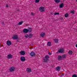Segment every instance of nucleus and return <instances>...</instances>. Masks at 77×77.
I'll return each instance as SVG.
<instances>
[{"mask_svg": "<svg viewBox=\"0 0 77 77\" xmlns=\"http://www.w3.org/2000/svg\"><path fill=\"white\" fill-rule=\"evenodd\" d=\"M50 57L49 56L46 55L45 56V58L43 59V62L45 63V62H48L49 60L48 58Z\"/></svg>", "mask_w": 77, "mask_h": 77, "instance_id": "1", "label": "nucleus"}, {"mask_svg": "<svg viewBox=\"0 0 77 77\" xmlns=\"http://www.w3.org/2000/svg\"><path fill=\"white\" fill-rule=\"evenodd\" d=\"M39 10L40 12H44V11H45L44 8L42 7H40L39 8Z\"/></svg>", "mask_w": 77, "mask_h": 77, "instance_id": "2", "label": "nucleus"}, {"mask_svg": "<svg viewBox=\"0 0 77 77\" xmlns=\"http://www.w3.org/2000/svg\"><path fill=\"white\" fill-rule=\"evenodd\" d=\"M30 55L32 57L35 56V52L32 51L30 53Z\"/></svg>", "mask_w": 77, "mask_h": 77, "instance_id": "3", "label": "nucleus"}, {"mask_svg": "<svg viewBox=\"0 0 77 77\" xmlns=\"http://www.w3.org/2000/svg\"><path fill=\"white\" fill-rule=\"evenodd\" d=\"M15 69V68L14 67H11L9 69V71L10 72H12V71H14Z\"/></svg>", "mask_w": 77, "mask_h": 77, "instance_id": "4", "label": "nucleus"}, {"mask_svg": "<svg viewBox=\"0 0 77 77\" xmlns=\"http://www.w3.org/2000/svg\"><path fill=\"white\" fill-rule=\"evenodd\" d=\"M20 60L21 61L24 62V61L26 60V58H25V57H20Z\"/></svg>", "mask_w": 77, "mask_h": 77, "instance_id": "5", "label": "nucleus"}, {"mask_svg": "<svg viewBox=\"0 0 77 77\" xmlns=\"http://www.w3.org/2000/svg\"><path fill=\"white\" fill-rule=\"evenodd\" d=\"M28 29H27L26 28L24 29L23 30V33H27V32H28Z\"/></svg>", "mask_w": 77, "mask_h": 77, "instance_id": "6", "label": "nucleus"}, {"mask_svg": "<svg viewBox=\"0 0 77 77\" xmlns=\"http://www.w3.org/2000/svg\"><path fill=\"white\" fill-rule=\"evenodd\" d=\"M11 44H12L11 42L10 41H8L7 42V45H8L9 46L11 45Z\"/></svg>", "mask_w": 77, "mask_h": 77, "instance_id": "7", "label": "nucleus"}, {"mask_svg": "<svg viewBox=\"0 0 77 77\" xmlns=\"http://www.w3.org/2000/svg\"><path fill=\"white\" fill-rule=\"evenodd\" d=\"M25 51H21L20 52V54L21 55H25Z\"/></svg>", "mask_w": 77, "mask_h": 77, "instance_id": "8", "label": "nucleus"}, {"mask_svg": "<svg viewBox=\"0 0 77 77\" xmlns=\"http://www.w3.org/2000/svg\"><path fill=\"white\" fill-rule=\"evenodd\" d=\"M63 49H61L60 50H58V51L59 53H63L64 51Z\"/></svg>", "mask_w": 77, "mask_h": 77, "instance_id": "9", "label": "nucleus"}, {"mask_svg": "<svg viewBox=\"0 0 77 77\" xmlns=\"http://www.w3.org/2000/svg\"><path fill=\"white\" fill-rule=\"evenodd\" d=\"M64 6V4H63V3H61L59 5V8H62Z\"/></svg>", "mask_w": 77, "mask_h": 77, "instance_id": "10", "label": "nucleus"}, {"mask_svg": "<svg viewBox=\"0 0 77 77\" xmlns=\"http://www.w3.org/2000/svg\"><path fill=\"white\" fill-rule=\"evenodd\" d=\"M56 71H59L60 70V66H58L56 68Z\"/></svg>", "mask_w": 77, "mask_h": 77, "instance_id": "11", "label": "nucleus"}, {"mask_svg": "<svg viewBox=\"0 0 77 77\" xmlns=\"http://www.w3.org/2000/svg\"><path fill=\"white\" fill-rule=\"evenodd\" d=\"M12 55H11V54H9L8 55V56H7V58L8 59H11V58H12Z\"/></svg>", "mask_w": 77, "mask_h": 77, "instance_id": "12", "label": "nucleus"}, {"mask_svg": "<svg viewBox=\"0 0 77 77\" xmlns=\"http://www.w3.org/2000/svg\"><path fill=\"white\" fill-rule=\"evenodd\" d=\"M13 38L14 39H18V36L17 35H15L13 36Z\"/></svg>", "mask_w": 77, "mask_h": 77, "instance_id": "13", "label": "nucleus"}, {"mask_svg": "<svg viewBox=\"0 0 77 77\" xmlns=\"http://www.w3.org/2000/svg\"><path fill=\"white\" fill-rule=\"evenodd\" d=\"M26 71L28 72H30L32 71V70L31 69L28 68L26 69Z\"/></svg>", "mask_w": 77, "mask_h": 77, "instance_id": "14", "label": "nucleus"}, {"mask_svg": "<svg viewBox=\"0 0 77 77\" xmlns=\"http://www.w3.org/2000/svg\"><path fill=\"white\" fill-rule=\"evenodd\" d=\"M33 36V35L32 34H29L28 35V37L29 38H32Z\"/></svg>", "mask_w": 77, "mask_h": 77, "instance_id": "15", "label": "nucleus"}, {"mask_svg": "<svg viewBox=\"0 0 77 77\" xmlns=\"http://www.w3.org/2000/svg\"><path fill=\"white\" fill-rule=\"evenodd\" d=\"M28 30V32H29V33H30V32H31L32 31V28H29Z\"/></svg>", "mask_w": 77, "mask_h": 77, "instance_id": "16", "label": "nucleus"}, {"mask_svg": "<svg viewBox=\"0 0 77 77\" xmlns=\"http://www.w3.org/2000/svg\"><path fill=\"white\" fill-rule=\"evenodd\" d=\"M54 40L55 41V43H56V44L58 43V41H59V40H58V39L55 38Z\"/></svg>", "mask_w": 77, "mask_h": 77, "instance_id": "17", "label": "nucleus"}, {"mask_svg": "<svg viewBox=\"0 0 77 77\" xmlns=\"http://www.w3.org/2000/svg\"><path fill=\"white\" fill-rule=\"evenodd\" d=\"M23 23V21H21L18 23V25H22Z\"/></svg>", "mask_w": 77, "mask_h": 77, "instance_id": "18", "label": "nucleus"}, {"mask_svg": "<svg viewBox=\"0 0 77 77\" xmlns=\"http://www.w3.org/2000/svg\"><path fill=\"white\" fill-rule=\"evenodd\" d=\"M55 2L57 3H59L60 2V0H55Z\"/></svg>", "mask_w": 77, "mask_h": 77, "instance_id": "19", "label": "nucleus"}, {"mask_svg": "<svg viewBox=\"0 0 77 77\" xmlns=\"http://www.w3.org/2000/svg\"><path fill=\"white\" fill-rule=\"evenodd\" d=\"M68 54H69L71 55L72 54V52L71 51H69L68 52Z\"/></svg>", "mask_w": 77, "mask_h": 77, "instance_id": "20", "label": "nucleus"}, {"mask_svg": "<svg viewBox=\"0 0 77 77\" xmlns=\"http://www.w3.org/2000/svg\"><path fill=\"white\" fill-rule=\"evenodd\" d=\"M45 33L42 32L41 34V36L43 37L45 35Z\"/></svg>", "mask_w": 77, "mask_h": 77, "instance_id": "21", "label": "nucleus"}, {"mask_svg": "<svg viewBox=\"0 0 77 77\" xmlns=\"http://www.w3.org/2000/svg\"><path fill=\"white\" fill-rule=\"evenodd\" d=\"M58 60H62V57L61 56H59L58 57Z\"/></svg>", "mask_w": 77, "mask_h": 77, "instance_id": "22", "label": "nucleus"}, {"mask_svg": "<svg viewBox=\"0 0 77 77\" xmlns=\"http://www.w3.org/2000/svg\"><path fill=\"white\" fill-rule=\"evenodd\" d=\"M51 42H48L47 43V45L48 46H50L51 45Z\"/></svg>", "mask_w": 77, "mask_h": 77, "instance_id": "23", "label": "nucleus"}, {"mask_svg": "<svg viewBox=\"0 0 77 77\" xmlns=\"http://www.w3.org/2000/svg\"><path fill=\"white\" fill-rule=\"evenodd\" d=\"M65 17H68V13H66L65 15Z\"/></svg>", "mask_w": 77, "mask_h": 77, "instance_id": "24", "label": "nucleus"}, {"mask_svg": "<svg viewBox=\"0 0 77 77\" xmlns=\"http://www.w3.org/2000/svg\"><path fill=\"white\" fill-rule=\"evenodd\" d=\"M25 38H28L29 37V35L27 34H26L25 35Z\"/></svg>", "mask_w": 77, "mask_h": 77, "instance_id": "25", "label": "nucleus"}, {"mask_svg": "<svg viewBox=\"0 0 77 77\" xmlns=\"http://www.w3.org/2000/svg\"><path fill=\"white\" fill-rule=\"evenodd\" d=\"M39 2V0H35V3H38Z\"/></svg>", "mask_w": 77, "mask_h": 77, "instance_id": "26", "label": "nucleus"}, {"mask_svg": "<svg viewBox=\"0 0 77 77\" xmlns=\"http://www.w3.org/2000/svg\"><path fill=\"white\" fill-rule=\"evenodd\" d=\"M54 15H59V13H54Z\"/></svg>", "mask_w": 77, "mask_h": 77, "instance_id": "27", "label": "nucleus"}, {"mask_svg": "<svg viewBox=\"0 0 77 77\" xmlns=\"http://www.w3.org/2000/svg\"><path fill=\"white\" fill-rule=\"evenodd\" d=\"M66 57V55H63L62 56V58H65Z\"/></svg>", "mask_w": 77, "mask_h": 77, "instance_id": "28", "label": "nucleus"}, {"mask_svg": "<svg viewBox=\"0 0 77 77\" xmlns=\"http://www.w3.org/2000/svg\"><path fill=\"white\" fill-rule=\"evenodd\" d=\"M72 77H77V75L76 74H73Z\"/></svg>", "mask_w": 77, "mask_h": 77, "instance_id": "29", "label": "nucleus"}, {"mask_svg": "<svg viewBox=\"0 0 77 77\" xmlns=\"http://www.w3.org/2000/svg\"><path fill=\"white\" fill-rule=\"evenodd\" d=\"M71 13V14H74V10L70 12Z\"/></svg>", "mask_w": 77, "mask_h": 77, "instance_id": "30", "label": "nucleus"}, {"mask_svg": "<svg viewBox=\"0 0 77 77\" xmlns=\"http://www.w3.org/2000/svg\"><path fill=\"white\" fill-rule=\"evenodd\" d=\"M35 15V14L33 13H31V15H32V16H33V15Z\"/></svg>", "mask_w": 77, "mask_h": 77, "instance_id": "31", "label": "nucleus"}, {"mask_svg": "<svg viewBox=\"0 0 77 77\" xmlns=\"http://www.w3.org/2000/svg\"><path fill=\"white\" fill-rule=\"evenodd\" d=\"M6 8H8V5L7 4L6 5Z\"/></svg>", "mask_w": 77, "mask_h": 77, "instance_id": "32", "label": "nucleus"}, {"mask_svg": "<svg viewBox=\"0 0 77 77\" xmlns=\"http://www.w3.org/2000/svg\"><path fill=\"white\" fill-rule=\"evenodd\" d=\"M61 77H63V76H64V74H62V75H61Z\"/></svg>", "mask_w": 77, "mask_h": 77, "instance_id": "33", "label": "nucleus"}, {"mask_svg": "<svg viewBox=\"0 0 77 77\" xmlns=\"http://www.w3.org/2000/svg\"><path fill=\"white\" fill-rule=\"evenodd\" d=\"M48 54L49 55H51V53H49Z\"/></svg>", "mask_w": 77, "mask_h": 77, "instance_id": "34", "label": "nucleus"}, {"mask_svg": "<svg viewBox=\"0 0 77 77\" xmlns=\"http://www.w3.org/2000/svg\"><path fill=\"white\" fill-rule=\"evenodd\" d=\"M75 47H77V44H76L75 45Z\"/></svg>", "mask_w": 77, "mask_h": 77, "instance_id": "35", "label": "nucleus"}, {"mask_svg": "<svg viewBox=\"0 0 77 77\" xmlns=\"http://www.w3.org/2000/svg\"><path fill=\"white\" fill-rule=\"evenodd\" d=\"M4 23H2V24H4Z\"/></svg>", "mask_w": 77, "mask_h": 77, "instance_id": "36", "label": "nucleus"}, {"mask_svg": "<svg viewBox=\"0 0 77 77\" xmlns=\"http://www.w3.org/2000/svg\"><path fill=\"white\" fill-rule=\"evenodd\" d=\"M17 11H18V12H19V11H19V10H17Z\"/></svg>", "mask_w": 77, "mask_h": 77, "instance_id": "37", "label": "nucleus"}, {"mask_svg": "<svg viewBox=\"0 0 77 77\" xmlns=\"http://www.w3.org/2000/svg\"><path fill=\"white\" fill-rule=\"evenodd\" d=\"M76 1L77 2V0H76Z\"/></svg>", "mask_w": 77, "mask_h": 77, "instance_id": "38", "label": "nucleus"}]
</instances>
